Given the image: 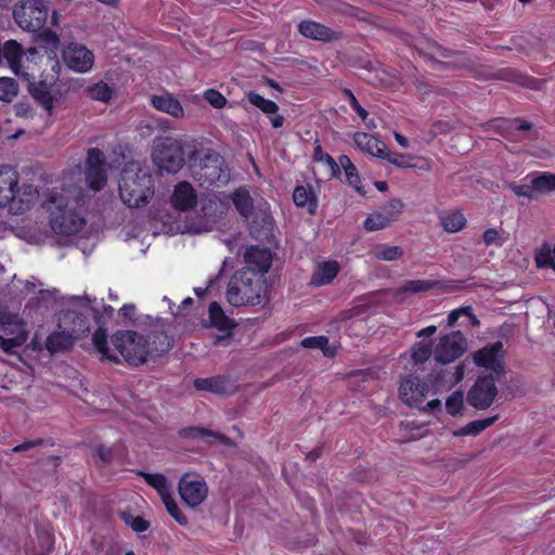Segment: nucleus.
<instances>
[{
  "instance_id": "1",
  "label": "nucleus",
  "mask_w": 555,
  "mask_h": 555,
  "mask_svg": "<svg viewBox=\"0 0 555 555\" xmlns=\"http://www.w3.org/2000/svg\"><path fill=\"white\" fill-rule=\"evenodd\" d=\"M92 341L98 352L105 359L117 362L118 356L128 363L139 365L146 361L149 356L167 351L171 339L163 332H155L145 336L137 331H117L111 337L109 347L107 334L104 328H98L92 335Z\"/></svg>"
},
{
  "instance_id": "2",
  "label": "nucleus",
  "mask_w": 555,
  "mask_h": 555,
  "mask_svg": "<svg viewBox=\"0 0 555 555\" xmlns=\"http://www.w3.org/2000/svg\"><path fill=\"white\" fill-rule=\"evenodd\" d=\"M2 53L11 70L28 82V90L34 100L51 115L59 103L54 90L56 77L54 75L42 76L43 56L36 48L24 49L15 40H8L3 46Z\"/></svg>"
},
{
  "instance_id": "3",
  "label": "nucleus",
  "mask_w": 555,
  "mask_h": 555,
  "mask_svg": "<svg viewBox=\"0 0 555 555\" xmlns=\"http://www.w3.org/2000/svg\"><path fill=\"white\" fill-rule=\"evenodd\" d=\"M86 204L81 188L52 192L44 202L49 214L51 230L59 235L69 236L78 233L86 224L85 218L76 208Z\"/></svg>"
},
{
  "instance_id": "4",
  "label": "nucleus",
  "mask_w": 555,
  "mask_h": 555,
  "mask_svg": "<svg viewBox=\"0 0 555 555\" xmlns=\"http://www.w3.org/2000/svg\"><path fill=\"white\" fill-rule=\"evenodd\" d=\"M118 189L121 201L128 207L144 206L154 195L152 175L141 163L131 162L121 171Z\"/></svg>"
},
{
  "instance_id": "5",
  "label": "nucleus",
  "mask_w": 555,
  "mask_h": 555,
  "mask_svg": "<svg viewBox=\"0 0 555 555\" xmlns=\"http://www.w3.org/2000/svg\"><path fill=\"white\" fill-rule=\"evenodd\" d=\"M266 278L251 269H241L230 279L227 300L231 306L259 305L267 297Z\"/></svg>"
},
{
  "instance_id": "6",
  "label": "nucleus",
  "mask_w": 555,
  "mask_h": 555,
  "mask_svg": "<svg viewBox=\"0 0 555 555\" xmlns=\"http://www.w3.org/2000/svg\"><path fill=\"white\" fill-rule=\"evenodd\" d=\"M59 327L60 331L47 338L46 346L51 353L70 348L76 339L89 331V322L75 311H65L59 317Z\"/></svg>"
},
{
  "instance_id": "7",
  "label": "nucleus",
  "mask_w": 555,
  "mask_h": 555,
  "mask_svg": "<svg viewBox=\"0 0 555 555\" xmlns=\"http://www.w3.org/2000/svg\"><path fill=\"white\" fill-rule=\"evenodd\" d=\"M193 177L203 188H219L229 182L230 171L217 152L207 150L199 163L193 166Z\"/></svg>"
},
{
  "instance_id": "8",
  "label": "nucleus",
  "mask_w": 555,
  "mask_h": 555,
  "mask_svg": "<svg viewBox=\"0 0 555 555\" xmlns=\"http://www.w3.org/2000/svg\"><path fill=\"white\" fill-rule=\"evenodd\" d=\"M154 165L167 172L175 173L184 165V151L181 141L171 137L156 138L152 146Z\"/></svg>"
},
{
  "instance_id": "9",
  "label": "nucleus",
  "mask_w": 555,
  "mask_h": 555,
  "mask_svg": "<svg viewBox=\"0 0 555 555\" xmlns=\"http://www.w3.org/2000/svg\"><path fill=\"white\" fill-rule=\"evenodd\" d=\"M178 492L186 506L195 508L206 501L209 488L205 478L199 474L185 473L178 482Z\"/></svg>"
},
{
  "instance_id": "10",
  "label": "nucleus",
  "mask_w": 555,
  "mask_h": 555,
  "mask_svg": "<svg viewBox=\"0 0 555 555\" xmlns=\"http://www.w3.org/2000/svg\"><path fill=\"white\" fill-rule=\"evenodd\" d=\"M14 20L17 25L27 31L40 30L48 18V7L42 0H26L15 8Z\"/></svg>"
},
{
  "instance_id": "11",
  "label": "nucleus",
  "mask_w": 555,
  "mask_h": 555,
  "mask_svg": "<svg viewBox=\"0 0 555 555\" xmlns=\"http://www.w3.org/2000/svg\"><path fill=\"white\" fill-rule=\"evenodd\" d=\"M472 357L478 367L490 372L489 376L501 378L505 374V350L502 341L488 344Z\"/></svg>"
},
{
  "instance_id": "12",
  "label": "nucleus",
  "mask_w": 555,
  "mask_h": 555,
  "mask_svg": "<svg viewBox=\"0 0 555 555\" xmlns=\"http://www.w3.org/2000/svg\"><path fill=\"white\" fill-rule=\"evenodd\" d=\"M509 189L519 197L539 199L555 191V173L540 172L527 177L522 183H511Z\"/></svg>"
},
{
  "instance_id": "13",
  "label": "nucleus",
  "mask_w": 555,
  "mask_h": 555,
  "mask_svg": "<svg viewBox=\"0 0 555 555\" xmlns=\"http://www.w3.org/2000/svg\"><path fill=\"white\" fill-rule=\"evenodd\" d=\"M467 349L464 335L460 331L440 337L433 349L434 359L441 364H449L459 359Z\"/></svg>"
},
{
  "instance_id": "14",
  "label": "nucleus",
  "mask_w": 555,
  "mask_h": 555,
  "mask_svg": "<svg viewBox=\"0 0 555 555\" xmlns=\"http://www.w3.org/2000/svg\"><path fill=\"white\" fill-rule=\"evenodd\" d=\"M494 376H479L467 392V402L475 409L486 410L498 395Z\"/></svg>"
},
{
  "instance_id": "15",
  "label": "nucleus",
  "mask_w": 555,
  "mask_h": 555,
  "mask_svg": "<svg viewBox=\"0 0 555 555\" xmlns=\"http://www.w3.org/2000/svg\"><path fill=\"white\" fill-rule=\"evenodd\" d=\"M402 210L403 203L398 198H391L379 210L366 217L364 229L370 232L385 229L399 219Z\"/></svg>"
},
{
  "instance_id": "16",
  "label": "nucleus",
  "mask_w": 555,
  "mask_h": 555,
  "mask_svg": "<svg viewBox=\"0 0 555 555\" xmlns=\"http://www.w3.org/2000/svg\"><path fill=\"white\" fill-rule=\"evenodd\" d=\"M66 66L76 73H89L94 65V54L86 46L70 42L63 50Z\"/></svg>"
},
{
  "instance_id": "17",
  "label": "nucleus",
  "mask_w": 555,
  "mask_h": 555,
  "mask_svg": "<svg viewBox=\"0 0 555 555\" xmlns=\"http://www.w3.org/2000/svg\"><path fill=\"white\" fill-rule=\"evenodd\" d=\"M106 171L103 153L98 149H90L87 157L86 180L92 191L96 192L103 189L107 180Z\"/></svg>"
},
{
  "instance_id": "18",
  "label": "nucleus",
  "mask_w": 555,
  "mask_h": 555,
  "mask_svg": "<svg viewBox=\"0 0 555 555\" xmlns=\"http://www.w3.org/2000/svg\"><path fill=\"white\" fill-rule=\"evenodd\" d=\"M427 385L417 377L410 376L401 382L400 398L409 406L421 409L426 395Z\"/></svg>"
},
{
  "instance_id": "19",
  "label": "nucleus",
  "mask_w": 555,
  "mask_h": 555,
  "mask_svg": "<svg viewBox=\"0 0 555 555\" xmlns=\"http://www.w3.org/2000/svg\"><path fill=\"white\" fill-rule=\"evenodd\" d=\"M38 197L39 192L34 185L24 184L13 190V196L7 206H9L11 214L21 215L31 209L37 203Z\"/></svg>"
},
{
  "instance_id": "20",
  "label": "nucleus",
  "mask_w": 555,
  "mask_h": 555,
  "mask_svg": "<svg viewBox=\"0 0 555 555\" xmlns=\"http://www.w3.org/2000/svg\"><path fill=\"white\" fill-rule=\"evenodd\" d=\"M246 262L245 269H251L254 272H259L264 276L271 267L272 256L269 249L251 246L246 249L244 254Z\"/></svg>"
},
{
  "instance_id": "21",
  "label": "nucleus",
  "mask_w": 555,
  "mask_h": 555,
  "mask_svg": "<svg viewBox=\"0 0 555 555\" xmlns=\"http://www.w3.org/2000/svg\"><path fill=\"white\" fill-rule=\"evenodd\" d=\"M197 203V194L189 182H180L175 186L171 195V205L175 209L185 211L194 208Z\"/></svg>"
},
{
  "instance_id": "22",
  "label": "nucleus",
  "mask_w": 555,
  "mask_h": 555,
  "mask_svg": "<svg viewBox=\"0 0 555 555\" xmlns=\"http://www.w3.org/2000/svg\"><path fill=\"white\" fill-rule=\"evenodd\" d=\"M245 95L253 106L259 108L263 114L270 116V121L273 128H280L283 126L284 117L276 114L279 106L275 102L264 99L260 94L253 91L247 92Z\"/></svg>"
},
{
  "instance_id": "23",
  "label": "nucleus",
  "mask_w": 555,
  "mask_h": 555,
  "mask_svg": "<svg viewBox=\"0 0 555 555\" xmlns=\"http://www.w3.org/2000/svg\"><path fill=\"white\" fill-rule=\"evenodd\" d=\"M298 31L306 38L319 41H332L339 38L331 28L310 20L300 22Z\"/></svg>"
},
{
  "instance_id": "24",
  "label": "nucleus",
  "mask_w": 555,
  "mask_h": 555,
  "mask_svg": "<svg viewBox=\"0 0 555 555\" xmlns=\"http://www.w3.org/2000/svg\"><path fill=\"white\" fill-rule=\"evenodd\" d=\"M17 172L10 166H0V207L7 206L13 196V190L17 188Z\"/></svg>"
},
{
  "instance_id": "25",
  "label": "nucleus",
  "mask_w": 555,
  "mask_h": 555,
  "mask_svg": "<svg viewBox=\"0 0 555 555\" xmlns=\"http://www.w3.org/2000/svg\"><path fill=\"white\" fill-rule=\"evenodd\" d=\"M151 104L154 108L162 113H166L173 118H183L184 117V108L177 100L169 93L153 95L151 98Z\"/></svg>"
},
{
  "instance_id": "26",
  "label": "nucleus",
  "mask_w": 555,
  "mask_h": 555,
  "mask_svg": "<svg viewBox=\"0 0 555 555\" xmlns=\"http://www.w3.org/2000/svg\"><path fill=\"white\" fill-rule=\"evenodd\" d=\"M340 266L336 260H325L317 264L315 270L311 276V284L315 286H323L331 284L337 276Z\"/></svg>"
},
{
  "instance_id": "27",
  "label": "nucleus",
  "mask_w": 555,
  "mask_h": 555,
  "mask_svg": "<svg viewBox=\"0 0 555 555\" xmlns=\"http://www.w3.org/2000/svg\"><path fill=\"white\" fill-rule=\"evenodd\" d=\"M194 387L197 390L209 391L216 395L230 393L234 388L233 384L222 376L197 378L194 380Z\"/></svg>"
},
{
  "instance_id": "28",
  "label": "nucleus",
  "mask_w": 555,
  "mask_h": 555,
  "mask_svg": "<svg viewBox=\"0 0 555 555\" xmlns=\"http://www.w3.org/2000/svg\"><path fill=\"white\" fill-rule=\"evenodd\" d=\"M353 141L363 152L379 158L386 157V145L375 137L364 132H357L353 135Z\"/></svg>"
},
{
  "instance_id": "29",
  "label": "nucleus",
  "mask_w": 555,
  "mask_h": 555,
  "mask_svg": "<svg viewBox=\"0 0 555 555\" xmlns=\"http://www.w3.org/2000/svg\"><path fill=\"white\" fill-rule=\"evenodd\" d=\"M232 202L237 211L247 220H250L251 229H254L253 223L255 221L251 219L254 215V205L249 192L246 189L236 190L232 195Z\"/></svg>"
},
{
  "instance_id": "30",
  "label": "nucleus",
  "mask_w": 555,
  "mask_h": 555,
  "mask_svg": "<svg viewBox=\"0 0 555 555\" xmlns=\"http://www.w3.org/2000/svg\"><path fill=\"white\" fill-rule=\"evenodd\" d=\"M209 325L216 327L220 332L230 334L233 327L232 321L225 315L220 305L216 301L209 305Z\"/></svg>"
},
{
  "instance_id": "31",
  "label": "nucleus",
  "mask_w": 555,
  "mask_h": 555,
  "mask_svg": "<svg viewBox=\"0 0 555 555\" xmlns=\"http://www.w3.org/2000/svg\"><path fill=\"white\" fill-rule=\"evenodd\" d=\"M140 475L149 486L156 490L162 501L172 494L171 485L165 475L143 472H141Z\"/></svg>"
},
{
  "instance_id": "32",
  "label": "nucleus",
  "mask_w": 555,
  "mask_h": 555,
  "mask_svg": "<svg viewBox=\"0 0 555 555\" xmlns=\"http://www.w3.org/2000/svg\"><path fill=\"white\" fill-rule=\"evenodd\" d=\"M438 282L433 280H409L396 289V295L401 296L405 293L422 294L436 287Z\"/></svg>"
},
{
  "instance_id": "33",
  "label": "nucleus",
  "mask_w": 555,
  "mask_h": 555,
  "mask_svg": "<svg viewBox=\"0 0 555 555\" xmlns=\"http://www.w3.org/2000/svg\"><path fill=\"white\" fill-rule=\"evenodd\" d=\"M534 260L538 268H552L555 271V242H544L535 251Z\"/></svg>"
},
{
  "instance_id": "34",
  "label": "nucleus",
  "mask_w": 555,
  "mask_h": 555,
  "mask_svg": "<svg viewBox=\"0 0 555 555\" xmlns=\"http://www.w3.org/2000/svg\"><path fill=\"white\" fill-rule=\"evenodd\" d=\"M439 218L442 228L449 233L461 231L466 223L464 215L457 210L442 212Z\"/></svg>"
},
{
  "instance_id": "35",
  "label": "nucleus",
  "mask_w": 555,
  "mask_h": 555,
  "mask_svg": "<svg viewBox=\"0 0 555 555\" xmlns=\"http://www.w3.org/2000/svg\"><path fill=\"white\" fill-rule=\"evenodd\" d=\"M339 169L343 168L345 171L346 180L358 193L364 194L362 186L360 184V177L356 166L352 164L351 159L347 155H341L338 158Z\"/></svg>"
},
{
  "instance_id": "36",
  "label": "nucleus",
  "mask_w": 555,
  "mask_h": 555,
  "mask_svg": "<svg viewBox=\"0 0 555 555\" xmlns=\"http://www.w3.org/2000/svg\"><path fill=\"white\" fill-rule=\"evenodd\" d=\"M313 160L315 163L322 164L325 167L326 173L330 178H336L340 175L339 165L331 155L323 152L320 145L314 147Z\"/></svg>"
},
{
  "instance_id": "37",
  "label": "nucleus",
  "mask_w": 555,
  "mask_h": 555,
  "mask_svg": "<svg viewBox=\"0 0 555 555\" xmlns=\"http://www.w3.org/2000/svg\"><path fill=\"white\" fill-rule=\"evenodd\" d=\"M300 345L306 349H320L325 357H334L336 353V348L328 345L325 336L306 337Z\"/></svg>"
},
{
  "instance_id": "38",
  "label": "nucleus",
  "mask_w": 555,
  "mask_h": 555,
  "mask_svg": "<svg viewBox=\"0 0 555 555\" xmlns=\"http://www.w3.org/2000/svg\"><path fill=\"white\" fill-rule=\"evenodd\" d=\"M461 318L467 319V321H468L467 325H472V326H478L479 325V320L472 312V307L470 306H464V307H460L457 309H454V310H452L449 313V315H448V326H454Z\"/></svg>"
},
{
  "instance_id": "39",
  "label": "nucleus",
  "mask_w": 555,
  "mask_h": 555,
  "mask_svg": "<svg viewBox=\"0 0 555 555\" xmlns=\"http://www.w3.org/2000/svg\"><path fill=\"white\" fill-rule=\"evenodd\" d=\"M403 255L400 246H388L386 244L376 245L373 249V256L383 261H393Z\"/></svg>"
},
{
  "instance_id": "40",
  "label": "nucleus",
  "mask_w": 555,
  "mask_h": 555,
  "mask_svg": "<svg viewBox=\"0 0 555 555\" xmlns=\"http://www.w3.org/2000/svg\"><path fill=\"white\" fill-rule=\"evenodd\" d=\"M87 92H88V96L90 99H92L94 101H100L103 103H107L112 99V95H113L112 88L103 81H99V82L90 86L87 89Z\"/></svg>"
},
{
  "instance_id": "41",
  "label": "nucleus",
  "mask_w": 555,
  "mask_h": 555,
  "mask_svg": "<svg viewBox=\"0 0 555 555\" xmlns=\"http://www.w3.org/2000/svg\"><path fill=\"white\" fill-rule=\"evenodd\" d=\"M27 340L25 328L16 331L12 338H4L0 335V348L7 353H13L16 347L22 346Z\"/></svg>"
},
{
  "instance_id": "42",
  "label": "nucleus",
  "mask_w": 555,
  "mask_h": 555,
  "mask_svg": "<svg viewBox=\"0 0 555 555\" xmlns=\"http://www.w3.org/2000/svg\"><path fill=\"white\" fill-rule=\"evenodd\" d=\"M163 504L165 505L166 507V511L168 512V514L181 526H186L189 520H188V517L184 515V513L181 511V508L179 507L177 501L175 500V498L171 495H169L168 498L164 499L163 501Z\"/></svg>"
},
{
  "instance_id": "43",
  "label": "nucleus",
  "mask_w": 555,
  "mask_h": 555,
  "mask_svg": "<svg viewBox=\"0 0 555 555\" xmlns=\"http://www.w3.org/2000/svg\"><path fill=\"white\" fill-rule=\"evenodd\" d=\"M163 504L165 505L166 507V511L168 512V514L181 526H186L189 520H188V517L184 515V513L181 511V508L179 507L177 501L175 500V498L171 495H169L168 498L164 499L163 501Z\"/></svg>"
},
{
  "instance_id": "44",
  "label": "nucleus",
  "mask_w": 555,
  "mask_h": 555,
  "mask_svg": "<svg viewBox=\"0 0 555 555\" xmlns=\"http://www.w3.org/2000/svg\"><path fill=\"white\" fill-rule=\"evenodd\" d=\"M17 83L13 78H0V100L10 102L17 94Z\"/></svg>"
},
{
  "instance_id": "45",
  "label": "nucleus",
  "mask_w": 555,
  "mask_h": 555,
  "mask_svg": "<svg viewBox=\"0 0 555 555\" xmlns=\"http://www.w3.org/2000/svg\"><path fill=\"white\" fill-rule=\"evenodd\" d=\"M482 241L486 246L501 247L507 241L504 231L498 229H488L483 232Z\"/></svg>"
},
{
  "instance_id": "46",
  "label": "nucleus",
  "mask_w": 555,
  "mask_h": 555,
  "mask_svg": "<svg viewBox=\"0 0 555 555\" xmlns=\"http://www.w3.org/2000/svg\"><path fill=\"white\" fill-rule=\"evenodd\" d=\"M214 219L210 217L201 218L198 221L188 222L183 225L182 232L202 233L212 229Z\"/></svg>"
},
{
  "instance_id": "47",
  "label": "nucleus",
  "mask_w": 555,
  "mask_h": 555,
  "mask_svg": "<svg viewBox=\"0 0 555 555\" xmlns=\"http://www.w3.org/2000/svg\"><path fill=\"white\" fill-rule=\"evenodd\" d=\"M499 418V415H493L490 417L481 418V420H475L467 424L469 436H477L491 425H493Z\"/></svg>"
},
{
  "instance_id": "48",
  "label": "nucleus",
  "mask_w": 555,
  "mask_h": 555,
  "mask_svg": "<svg viewBox=\"0 0 555 555\" xmlns=\"http://www.w3.org/2000/svg\"><path fill=\"white\" fill-rule=\"evenodd\" d=\"M203 98L207 101L214 108L221 109L223 108L228 101L225 96L216 89H207L203 93Z\"/></svg>"
},
{
  "instance_id": "49",
  "label": "nucleus",
  "mask_w": 555,
  "mask_h": 555,
  "mask_svg": "<svg viewBox=\"0 0 555 555\" xmlns=\"http://www.w3.org/2000/svg\"><path fill=\"white\" fill-rule=\"evenodd\" d=\"M433 354V350L430 347L423 343H416L412 347V359L415 363H424L426 362L429 357Z\"/></svg>"
},
{
  "instance_id": "50",
  "label": "nucleus",
  "mask_w": 555,
  "mask_h": 555,
  "mask_svg": "<svg viewBox=\"0 0 555 555\" xmlns=\"http://www.w3.org/2000/svg\"><path fill=\"white\" fill-rule=\"evenodd\" d=\"M464 397L460 391L453 392L446 401V409L451 415H457L463 409Z\"/></svg>"
},
{
  "instance_id": "51",
  "label": "nucleus",
  "mask_w": 555,
  "mask_h": 555,
  "mask_svg": "<svg viewBox=\"0 0 555 555\" xmlns=\"http://www.w3.org/2000/svg\"><path fill=\"white\" fill-rule=\"evenodd\" d=\"M413 156L411 155H403V154H396V153H387L386 157L389 163L392 165L399 167V168H412L415 167L414 164L411 163V159Z\"/></svg>"
},
{
  "instance_id": "52",
  "label": "nucleus",
  "mask_w": 555,
  "mask_h": 555,
  "mask_svg": "<svg viewBox=\"0 0 555 555\" xmlns=\"http://www.w3.org/2000/svg\"><path fill=\"white\" fill-rule=\"evenodd\" d=\"M400 430L406 440H416L423 436L421 427L414 422H402L400 424Z\"/></svg>"
},
{
  "instance_id": "53",
  "label": "nucleus",
  "mask_w": 555,
  "mask_h": 555,
  "mask_svg": "<svg viewBox=\"0 0 555 555\" xmlns=\"http://www.w3.org/2000/svg\"><path fill=\"white\" fill-rule=\"evenodd\" d=\"M39 40L43 43L44 48L50 51H54L60 46L59 36L52 30H43L39 35Z\"/></svg>"
},
{
  "instance_id": "54",
  "label": "nucleus",
  "mask_w": 555,
  "mask_h": 555,
  "mask_svg": "<svg viewBox=\"0 0 555 555\" xmlns=\"http://www.w3.org/2000/svg\"><path fill=\"white\" fill-rule=\"evenodd\" d=\"M294 203L299 207H305L312 199V194L304 186H297L293 193Z\"/></svg>"
},
{
  "instance_id": "55",
  "label": "nucleus",
  "mask_w": 555,
  "mask_h": 555,
  "mask_svg": "<svg viewBox=\"0 0 555 555\" xmlns=\"http://www.w3.org/2000/svg\"><path fill=\"white\" fill-rule=\"evenodd\" d=\"M0 323L3 325H14L17 328L16 331L25 328L24 323L18 318V315L11 312L0 311Z\"/></svg>"
},
{
  "instance_id": "56",
  "label": "nucleus",
  "mask_w": 555,
  "mask_h": 555,
  "mask_svg": "<svg viewBox=\"0 0 555 555\" xmlns=\"http://www.w3.org/2000/svg\"><path fill=\"white\" fill-rule=\"evenodd\" d=\"M192 434L194 437H197L199 439L214 438V439L219 440L224 443L228 441L227 437H224L223 435L218 434V433H212V431L204 429V428H194V429H192Z\"/></svg>"
},
{
  "instance_id": "57",
  "label": "nucleus",
  "mask_w": 555,
  "mask_h": 555,
  "mask_svg": "<svg viewBox=\"0 0 555 555\" xmlns=\"http://www.w3.org/2000/svg\"><path fill=\"white\" fill-rule=\"evenodd\" d=\"M346 93L352 109L361 117L362 120H365L369 116L367 112L360 105L359 101L351 91L348 90Z\"/></svg>"
},
{
  "instance_id": "58",
  "label": "nucleus",
  "mask_w": 555,
  "mask_h": 555,
  "mask_svg": "<svg viewBox=\"0 0 555 555\" xmlns=\"http://www.w3.org/2000/svg\"><path fill=\"white\" fill-rule=\"evenodd\" d=\"M96 455L99 457V462L101 464H106L113 459V451L111 448L99 447L96 450Z\"/></svg>"
},
{
  "instance_id": "59",
  "label": "nucleus",
  "mask_w": 555,
  "mask_h": 555,
  "mask_svg": "<svg viewBox=\"0 0 555 555\" xmlns=\"http://www.w3.org/2000/svg\"><path fill=\"white\" fill-rule=\"evenodd\" d=\"M155 128V125L150 120H142L139 125V131L141 135H150Z\"/></svg>"
},
{
  "instance_id": "60",
  "label": "nucleus",
  "mask_w": 555,
  "mask_h": 555,
  "mask_svg": "<svg viewBox=\"0 0 555 555\" xmlns=\"http://www.w3.org/2000/svg\"><path fill=\"white\" fill-rule=\"evenodd\" d=\"M39 444H41V440L24 442V443H21V444H17L16 447H14L12 449V451L13 452H23V451H27L34 447H37Z\"/></svg>"
},
{
  "instance_id": "61",
  "label": "nucleus",
  "mask_w": 555,
  "mask_h": 555,
  "mask_svg": "<svg viewBox=\"0 0 555 555\" xmlns=\"http://www.w3.org/2000/svg\"><path fill=\"white\" fill-rule=\"evenodd\" d=\"M15 113L20 117H29L33 115L31 108L26 104L15 105Z\"/></svg>"
},
{
  "instance_id": "62",
  "label": "nucleus",
  "mask_w": 555,
  "mask_h": 555,
  "mask_svg": "<svg viewBox=\"0 0 555 555\" xmlns=\"http://www.w3.org/2000/svg\"><path fill=\"white\" fill-rule=\"evenodd\" d=\"M437 332V327L435 325L427 326L417 332V337H430Z\"/></svg>"
},
{
  "instance_id": "63",
  "label": "nucleus",
  "mask_w": 555,
  "mask_h": 555,
  "mask_svg": "<svg viewBox=\"0 0 555 555\" xmlns=\"http://www.w3.org/2000/svg\"><path fill=\"white\" fill-rule=\"evenodd\" d=\"M155 127L159 128L163 131H167V130H170L172 128L171 127V122L168 119H164V118L156 120L155 121Z\"/></svg>"
},
{
  "instance_id": "64",
  "label": "nucleus",
  "mask_w": 555,
  "mask_h": 555,
  "mask_svg": "<svg viewBox=\"0 0 555 555\" xmlns=\"http://www.w3.org/2000/svg\"><path fill=\"white\" fill-rule=\"evenodd\" d=\"M132 528L135 531L141 532L147 529V524L142 518H137L132 524Z\"/></svg>"
}]
</instances>
